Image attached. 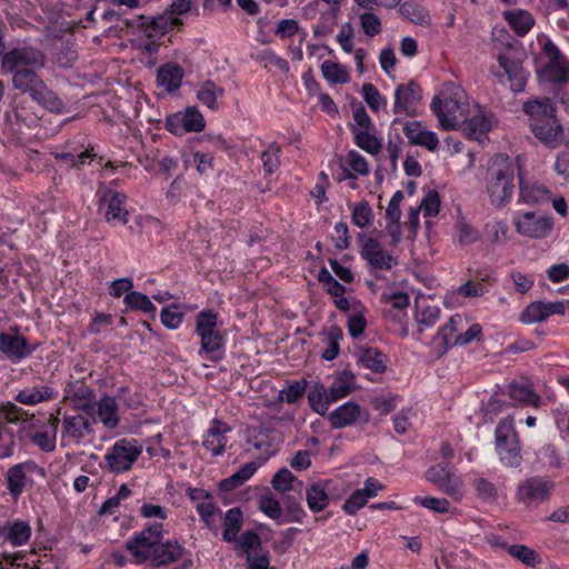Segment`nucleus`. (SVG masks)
I'll list each match as a JSON object with an SVG mask.
<instances>
[{
    "label": "nucleus",
    "mask_w": 569,
    "mask_h": 569,
    "mask_svg": "<svg viewBox=\"0 0 569 569\" xmlns=\"http://www.w3.org/2000/svg\"><path fill=\"white\" fill-rule=\"evenodd\" d=\"M92 413L96 415L97 420L108 430H114L119 427V405L116 398L109 395L101 396L100 399L93 403L91 415Z\"/></svg>",
    "instance_id": "obj_26"
},
{
    "label": "nucleus",
    "mask_w": 569,
    "mask_h": 569,
    "mask_svg": "<svg viewBox=\"0 0 569 569\" xmlns=\"http://www.w3.org/2000/svg\"><path fill=\"white\" fill-rule=\"evenodd\" d=\"M472 487L479 499L486 502H493L498 499L497 486L483 477H476Z\"/></svg>",
    "instance_id": "obj_54"
},
{
    "label": "nucleus",
    "mask_w": 569,
    "mask_h": 569,
    "mask_svg": "<svg viewBox=\"0 0 569 569\" xmlns=\"http://www.w3.org/2000/svg\"><path fill=\"white\" fill-rule=\"evenodd\" d=\"M399 12L403 18L415 24L422 27H429L431 24L429 11L416 1H406L401 3Z\"/></svg>",
    "instance_id": "obj_42"
},
{
    "label": "nucleus",
    "mask_w": 569,
    "mask_h": 569,
    "mask_svg": "<svg viewBox=\"0 0 569 569\" xmlns=\"http://www.w3.org/2000/svg\"><path fill=\"white\" fill-rule=\"evenodd\" d=\"M510 399L511 406H531L539 407L541 398L532 389L531 383L527 379L513 380L507 385L502 391Z\"/></svg>",
    "instance_id": "obj_24"
},
{
    "label": "nucleus",
    "mask_w": 569,
    "mask_h": 569,
    "mask_svg": "<svg viewBox=\"0 0 569 569\" xmlns=\"http://www.w3.org/2000/svg\"><path fill=\"white\" fill-rule=\"evenodd\" d=\"M128 26H136L138 30L144 33L149 39L160 38L172 29L173 20L164 14L157 17L139 16L133 22H127Z\"/></svg>",
    "instance_id": "obj_27"
},
{
    "label": "nucleus",
    "mask_w": 569,
    "mask_h": 569,
    "mask_svg": "<svg viewBox=\"0 0 569 569\" xmlns=\"http://www.w3.org/2000/svg\"><path fill=\"white\" fill-rule=\"evenodd\" d=\"M360 254L373 270H391L397 264L396 258L387 252L375 238L363 240Z\"/></svg>",
    "instance_id": "obj_22"
},
{
    "label": "nucleus",
    "mask_w": 569,
    "mask_h": 569,
    "mask_svg": "<svg viewBox=\"0 0 569 569\" xmlns=\"http://www.w3.org/2000/svg\"><path fill=\"white\" fill-rule=\"evenodd\" d=\"M93 432L92 422L81 415H64L62 418V438L80 445L87 435Z\"/></svg>",
    "instance_id": "obj_29"
},
{
    "label": "nucleus",
    "mask_w": 569,
    "mask_h": 569,
    "mask_svg": "<svg viewBox=\"0 0 569 569\" xmlns=\"http://www.w3.org/2000/svg\"><path fill=\"white\" fill-rule=\"evenodd\" d=\"M358 363L362 367L376 372L382 373L386 371V357L376 348L361 349L358 355Z\"/></svg>",
    "instance_id": "obj_43"
},
{
    "label": "nucleus",
    "mask_w": 569,
    "mask_h": 569,
    "mask_svg": "<svg viewBox=\"0 0 569 569\" xmlns=\"http://www.w3.org/2000/svg\"><path fill=\"white\" fill-rule=\"evenodd\" d=\"M64 399L69 400L72 408L91 415L94 403V392L81 380L69 382L64 388Z\"/></svg>",
    "instance_id": "obj_23"
},
{
    "label": "nucleus",
    "mask_w": 569,
    "mask_h": 569,
    "mask_svg": "<svg viewBox=\"0 0 569 569\" xmlns=\"http://www.w3.org/2000/svg\"><path fill=\"white\" fill-rule=\"evenodd\" d=\"M38 348L21 335L19 326H12L9 331L0 332V352L12 363H19L29 358Z\"/></svg>",
    "instance_id": "obj_12"
},
{
    "label": "nucleus",
    "mask_w": 569,
    "mask_h": 569,
    "mask_svg": "<svg viewBox=\"0 0 569 569\" xmlns=\"http://www.w3.org/2000/svg\"><path fill=\"white\" fill-rule=\"evenodd\" d=\"M468 325L466 318L461 315L456 313L450 317L448 322H446L437 332L433 340L435 342L441 341V350L440 355H445L449 349L456 347L453 345L455 336L462 331Z\"/></svg>",
    "instance_id": "obj_34"
},
{
    "label": "nucleus",
    "mask_w": 569,
    "mask_h": 569,
    "mask_svg": "<svg viewBox=\"0 0 569 569\" xmlns=\"http://www.w3.org/2000/svg\"><path fill=\"white\" fill-rule=\"evenodd\" d=\"M539 59L543 61L537 70L541 84H565L569 82V63L551 40L545 41Z\"/></svg>",
    "instance_id": "obj_5"
},
{
    "label": "nucleus",
    "mask_w": 569,
    "mask_h": 569,
    "mask_svg": "<svg viewBox=\"0 0 569 569\" xmlns=\"http://www.w3.org/2000/svg\"><path fill=\"white\" fill-rule=\"evenodd\" d=\"M14 88L28 92L32 100L49 110L61 113L64 109L63 101L43 82L38 73H23L18 76Z\"/></svg>",
    "instance_id": "obj_8"
},
{
    "label": "nucleus",
    "mask_w": 569,
    "mask_h": 569,
    "mask_svg": "<svg viewBox=\"0 0 569 569\" xmlns=\"http://www.w3.org/2000/svg\"><path fill=\"white\" fill-rule=\"evenodd\" d=\"M426 478L440 491L455 500L463 496V482L448 463H438L426 471Z\"/></svg>",
    "instance_id": "obj_13"
},
{
    "label": "nucleus",
    "mask_w": 569,
    "mask_h": 569,
    "mask_svg": "<svg viewBox=\"0 0 569 569\" xmlns=\"http://www.w3.org/2000/svg\"><path fill=\"white\" fill-rule=\"evenodd\" d=\"M190 552L178 540L168 539L160 541L150 560L152 567H166L182 560L181 569L192 565Z\"/></svg>",
    "instance_id": "obj_19"
},
{
    "label": "nucleus",
    "mask_w": 569,
    "mask_h": 569,
    "mask_svg": "<svg viewBox=\"0 0 569 569\" xmlns=\"http://www.w3.org/2000/svg\"><path fill=\"white\" fill-rule=\"evenodd\" d=\"M99 209L103 211L106 221L112 226L126 224L129 212L126 208L127 196L122 192L103 188L98 190Z\"/></svg>",
    "instance_id": "obj_14"
},
{
    "label": "nucleus",
    "mask_w": 569,
    "mask_h": 569,
    "mask_svg": "<svg viewBox=\"0 0 569 569\" xmlns=\"http://www.w3.org/2000/svg\"><path fill=\"white\" fill-rule=\"evenodd\" d=\"M507 551L513 558L520 560L528 567H535L540 562L539 555L531 548L525 545H511L507 547Z\"/></svg>",
    "instance_id": "obj_55"
},
{
    "label": "nucleus",
    "mask_w": 569,
    "mask_h": 569,
    "mask_svg": "<svg viewBox=\"0 0 569 569\" xmlns=\"http://www.w3.org/2000/svg\"><path fill=\"white\" fill-rule=\"evenodd\" d=\"M32 535L31 526L22 519H13L3 522L1 537L3 541L9 542L12 547H22L28 543Z\"/></svg>",
    "instance_id": "obj_33"
},
{
    "label": "nucleus",
    "mask_w": 569,
    "mask_h": 569,
    "mask_svg": "<svg viewBox=\"0 0 569 569\" xmlns=\"http://www.w3.org/2000/svg\"><path fill=\"white\" fill-rule=\"evenodd\" d=\"M166 129L177 137L188 132H200L206 126L202 113L197 107H188L183 111L170 114L166 119Z\"/></svg>",
    "instance_id": "obj_17"
},
{
    "label": "nucleus",
    "mask_w": 569,
    "mask_h": 569,
    "mask_svg": "<svg viewBox=\"0 0 569 569\" xmlns=\"http://www.w3.org/2000/svg\"><path fill=\"white\" fill-rule=\"evenodd\" d=\"M163 523L156 522L134 532L127 541L126 549L134 563L150 562L158 543L163 540Z\"/></svg>",
    "instance_id": "obj_7"
},
{
    "label": "nucleus",
    "mask_w": 569,
    "mask_h": 569,
    "mask_svg": "<svg viewBox=\"0 0 569 569\" xmlns=\"http://www.w3.org/2000/svg\"><path fill=\"white\" fill-rule=\"evenodd\" d=\"M307 381L305 379L297 380L288 385L287 388L280 390L279 400L286 403H296L306 392Z\"/></svg>",
    "instance_id": "obj_56"
},
{
    "label": "nucleus",
    "mask_w": 569,
    "mask_h": 569,
    "mask_svg": "<svg viewBox=\"0 0 569 569\" xmlns=\"http://www.w3.org/2000/svg\"><path fill=\"white\" fill-rule=\"evenodd\" d=\"M495 118L491 113L479 111L477 114L461 122L463 123V130L468 138L481 141L486 138L487 133L492 129Z\"/></svg>",
    "instance_id": "obj_37"
},
{
    "label": "nucleus",
    "mask_w": 569,
    "mask_h": 569,
    "mask_svg": "<svg viewBox=\"0 0 569 569\" xmlns=\"http://www.w3.org/2000/svg\"><path fill=\"white\" fill-rule=\"evenodd\" d=\"M223 94L224 89L216 84L212 80H206L197 88V99L210 110H217L219 108L218 101Z\"/></svg>",
    "instance_id": "obj_40"
},
{
    "label": "nucleus",
    "mask_w": 569,
    "mask_h": 569,
    "mask_svg": "<svg viewBox=\"0 0 569 569\" xmlns=\"http://www.w3.org/2000/svg\"><path fill=\"white\" fill-rule=\"evenodd\" d=\"M513 224L520 236L540 239L550 233L553 222L545 214L518 211L513 217Z\"/></svg>",
    "instance_id": "obj_16"
},
{
    "label": "nucleus",
    "mask_w": 569,
    "mask_h": 569,
    "mask_svg": "<svg viewBox=\"0 0 569 569\" xmlns=\"http://www.w3.org/2000/svg\"><path fill=\"white\" fill-rule=\"evenodd\" d=\"M123 302L128 309L140 310L154 317L157 308L144 293L130 291L124 296Z\"/></svg>",
    "instance_id": "obj_48"
},
{
    "label": "nucleus",
    "mask_w": 569,
    "mask_h": 569,
    "mask_svg": "<svg viewBox=\"0 0 569 569\" xmlns=\"http://www.w3.org/2000/svg\"><path fill=\"white\" fill-rule=\"evenodd\" d=\"M183 69L173 62L164 63L157 70V84L168 93L176 92L182 83Z\"/></svg>",
    "instance_id": "obj_35"
},
{
    "label": "nucleus",
    "mask_w": 569,
    "mask_h": 569,
    "mask_svg": "<svg viewBox=\"0 0 569 569\" xmlns=\"http://www.w3.org/2000/svg\"><path fill=\"white\" fill-rule=\"evenodd\" d=\"M141 453L138 440L122 438L107 451L104 459L110 472L118 475L130 470Z\"/></svg>",
    "instance_id": "obj_11"
},
{
    "label": "nucleus",
    "mask_w": 569,
    "mask_h": 569,
    "mask_svg": "<svg viewBox=\"0 0 569 569\" xmlns=\"http://www.w3.org/2000/svg\"><path fill=\"white\" fill-rule=\"evenodd\" d=\"M356 377L349 370L341 371L329 388L331 400L338 401L347 397L355 388Z\"/></svg>",
    "instance_id": "obj_44"
},
{
    "label": "nucleus",
    "mask_w": 569,
    "mask_h": 569,
    "mask_svg": "<svg viewBox=\"0 0 569 569\" xmlns=\"http://www.w3.org/2000/svg\"><path fill=\"white\" fill-rule=\"evenodd\" d=\"M236 555L244 558L247 569H276L270 566V555L262 547L260 536L254 530H246L241 533V540L234 546Z\"/></svg>",
    "instance_id": "obj_10"
},
{
    "label": "nucleus",
    "mask_w": 569,
    "mask_h": 569,
    "mask_svg": "<svg viewBox=\"0 0 569 569\" xmlns=\"http://www.w3.org/2000/svg\"><path fill=\"white\" fill-rule=\"evenodd\" d=\"M498 62L508 76L511 90L513 92L523 91L527 84L528 73L522 68L518 52L511 49L507 50L498 56Z\"/></svg>",
    "instance_id": "obj_21"
},
{
    "label": "nucleus",
    "mask_w": 569,
    "mask_h": 569,
    "mask_svg": "<svg viewBox=\"0 0 569 569\" xmlns=\"http://www.w3.org/2000/svg\"><path fill=\"white\" fill-rule=\"evenodd\" d=\"M523 111L530 118V128L537 139L550 148L560 144L562 129L550 99L527 101Z\"/></svg>",
    "instance_id": "obj_2"
},
{
    "label": "nucleus",
    "mask_w": 569,
    "mask_h": 569,
    "mask_svg": "<svg viewBox=\"0 0 569 569\" xmlns=\"http://www.w3.org/2000/svg\"><path fill=\"white\" fill-rule=\"evenodd\" d=\"M296 478L287 468L280 469L272 478L271 485L279 492H288L293 490Z\"/></svg>",
    "instance_id": "obj_61"
},
{
    "label": "nucleus",
    "mask_w": 569,
    "mask_h": 569,
    "mask_svg": "<svg viewBox=\"0 0 569 569\" xmlns=\"http://www.w3.org/2000/svg\"><path fill=\"white\" fill-rule=\"evenodd\" d=\"M395 102L392 112L398 116L413 117L417 108L422 100V90L419 83L410 80L407 83H400L395 89Z\"/></svg>",
    "instance_id": "obj_18"
},
{
    "label": "nucleus",
    "mask_w": 569,
    "mask_h": 569,
    "mask_svg": "<svg viewBox=\"0 0 569 569\" xmlns=\"http://www.w3.org/2000/svg\"><path fill=\"white\" fill-rule=\"evenodd\" d=\"M351 131L355 134V143L366 152L376 156L381 151V140L376 136L377 129L375 130H357L356 127H351Z\"/></svg>",
    "instance_id": "obj_46"
},
{
    "label": "nucleus",
    "mask_w": 569,
    "mask_h": 569,
    "mask_svg": "<svg viewBox=\"0 0 569 569\" xmlns=\"http://www.w3.org/2000/svg\"><path fill=\"white\" fill-rule=\"evenodd\" d=\"M403 133L411 144L425 147L429 151H436L439 147L436 132L428 130L420 121L407 122Z\"/></svg>",
    "instance_id": "obj_31"
},
{
    "label": "nucleus",
    "mask_w": 569,
    "mask_h": 569,
    "mask_svg": "<svg viewBox=\"0 0 569 569\" xmlns=\"http://www.w3.org/2000/svg\"><path fill=\"white\" fill-rule=\"evenodd\" d=\"M430 109L441 128L445 130L456 129L467 116V93L457 84H446L440 96L432 98Z\"/></svg>",
    "instance_id": "obj_3"
},
{
    "label": "nucleus",
    "mask_w": 569,
    "mask_h": 569,
    "mask_svg": "<svg viewBox=\"0 0 569 569\" xmlns=\"http://www.w3.org/2000/svg\"><path fill=\"white\" fill-rule=\"evenodd\" d=\"M515 164L505 154H497L488 163L485 176V188L490 203L496 208L507 206L515 190Z\"/></svg>",
    "instance_id": "obj_1"
},
{
    "label": "nucleus",
    "mask_w": 569,
    "mask_h": 569,
    "mask_svg": "<svg viewBox=\"0 0 569 569\" xmlns=\"http://www.w3.org/2000/svg\"><path fill=\"white\" fill-rule=\"evenodd\" d=\"M341 174L337 177L338 181L346 179L355 180L356 177L350 172V170L360 176H367L369 173V166L363 156L352 150L346 156L345 163L341 162Z\"/></svg>",
    "instance_id": "obj_39"
},
{
    "label": "nucleus",
    "mask_w": 569,
    "mask_h": 569,
    "mask_svg": "<svg viewBox=\"0 0 569 569\" xmlns=\"http://www.w3.org/2000/svg\"><path fill=\"white\" fill-rule=\"evenodd\" d=\"M338 7L330 8L327 12L320 14L317 24L313 27V36L322 38L329 36L337 23Z\"/></svg>",
    "instance_id": "obj_49"
},
{
    "label": "nucleus",
    "mask_w": 569,
    "mask_h": 569,
    "mask_svg": "<svg viewBox=\"0 0 569 569\" xmlns=\"http://www.w3.org/2000/svg\"><path fill=\"white\" fill-rule=\"evenodd\" d=\"M37 468V465L32 460H28L21 463H17L10 467L7 471V489L10 496L18 500L22 495L27 485V472H31Z\"/></svg>",
    "instance_id": "obj_30"
},
{
    "label": "nucleus",
    "mask_w": 569,
    "mask_h": 569,
    "mask_svg": "<svg viewBox=\"0 0 569 569\" xmlns=\"http://www.w3.org/2000/svg\"><path fill=\"white\" fill-rule=\"evenodd\" d=\"M57 397L58 391L53 387L49 385H41L27 387L20 390L16 395L14 400L24 406H36L41 402L53 400Z\"/></svg>",
    "instance_id": "obj_36"
},
{
    "label": "nucleus",
    "mask_w": 569,
    "mask_h": 569,
    "mask_svg": "<svg viewBox=\"0 0 569 569\" xmlns=\"http://www.w3.org/2000/svg\"><path fill=\"white\" fill-rule=\"evenodd\" d=\"M553 482L536 476L520 482L517 487L516 499L527 507H536L548 500Z\"/></svg>",
    "instance_id": "obj_15"
},
{
    "label": "nucleus",
    "mask_w": 569,
    "mask_h": 569,
    "mask_svg": "<svg viewBox=\"0 0 569 569\" xmlns=\"http://www.w3.org/2000/svg\"><path fill=\"white\" fill-rule=\"evenodd\" d=\"M508 24L515 32L523 37L533 27L535 20L531 14L525 10H512L505 13Z\"/></svg>",
    "instance_id": "obj_47"
},
{
    "label": "nucleus",
    "mask_w": 569,
    "mask_h": 569,
    "mask_svg": "<svg viewBox=\"0 0 569 569\" xmlns=\"http://www.w3.org/2000/svg\"><path fill=\"white\" fill-rule=\"evenodd\" d=\"M242 523L243 515L241 509L238 507L229 509L223 517V541L233 542L234 546H238L239 541L241 540V535H238L242 528Z\"/></svg>",
    "instance_id": "obj_38"
},
{
    "label": "nucleus",
    "mask_w": 569,
    "mask_h": 569,
    "mask_svg": "<svg viewBox=\"0 0 569 569\" xmlns=\"http://www.w3.org/2000/svg\"><path fill=\"white\" fill-rule=\"evenodd\" d=\"M360 92L363 100L373 112H378L381 109L387 108V99L379 92V90L372 83H363Z\"/></svg>",
    "instance_id": "obj_51"
},
{
    "label": "nucleus",
    "mask_w": 569,
    "mask_h": 569,
    "mask_svg": "<svg viewBox=\"0 0 569 569\" xmlns=\"http://www.w3.org/2000/svg\"><path fill=\"white\" fill-rule=\"evenodd\" d=\"M565 311V305L560 301H535L528 305L526 309L521 312L520 320L527 325L538 323L546 321L550 316L563 315Z\"/></svg>",
    "instance_id": "obj_25"
},
{
    "label": "nucleus",
    "mask_w": 569,
    "mask_h": 569,
    "mask_svg": "<svg viewBox=\"0 0 569 569\" xmlns=\"http://www.w3.org/2000/svg\"><path fill=\"white\" fill-rule=\"evenodd\" d=\"M281 147L278 143H271L262 152L261 160L263 163V170L267 174L276 172L280 166Z\"/></svg>",
    "instance_id": "obj_57"
},
{
    "label": "nucleus",
    "mask_w": 569,
    "mask_h": 569,
    "mask_svg": "<svg viewBox=\"0 0 569 569\" xmlns=\"http://www.w3.org/2000/svg\"><path fill=\"white\" fill-rule=\"evenodd\" d=\"M218 315L212 310H202L196 318V333L200 338L201 349L199 353L204 352L207 358L218 361L222 358L224 339L217 329Z\"/></svg>",
    "instance_id": "obj_6"
},
{
    "label": "nucleus",
    "mask_w": 569,
    "mask_h": 569,
    "mask_svg": "<svg viewBox=\"0 0 569 569\" xmlns=\"http://www.w3.org/2000/svg\"><path fill=\"white\" fill-rule=\"evenodd\" d=\"M331 481L313 483L307 490V503L313 512L322 511L329 503L327 489Z\"/></svg>",
    "instance_id": "obj_45"
},
{
    "label": "nucleus",
    "mask_w": 569,
    "mask_h": 569,
    "mask_svg": "<svg viewBox=\"0 0 569 569\" xmlns=\"http://www.w3.org/2000/svg\"><path fill=\"white\" fill-rule=\"evenodd\" d=\"M308 401L312 410L321 416L326 415L329 406L335 402L331 400V393L329 389L325 387V385L317 382L315 383L309 392H308Z\"/></svg>",
    "instance_id": "obj_41"
},
{
    "label": "nucleus",
    "mask_w": 569,
    "mask_h": 569,
    "mask_svg": "<svg viewBox=\"0 0 569 569\" xmlns=\"http://www.w3.org/2000/svg\"><path fill=\"white\" fill-rule=\"evenodd\" d=\"M1 68L6 72L13 73L12 84L18 76L23 73H37L46 64L43 52L30 44L22 43L7 52L0 53Z\"/></svg>",
    "instance_id": "obj_4"
},
{
    "label": "nucleus",
    "mask_w": 569,
    "mask_h": 569,
    "mask_svg": "<svg viewBox=\"0 0 569 569\" xmlns=\"http://www.w3.org/2000/svg\"><path fill=\"white\" fill-rule=\"evenodd\" d=\"M343 335L340 328L332 327L328 333V346L322 352V358L327 361L336 359L339 355L340 346L339 342Z\"/></svg>",
    "instance_id": "obj_62"
},
{
    "label": "nucleus",
    "mask_w": 569,
    "mask_h": 569,
    "mask_svg": "<svg viewBox=\"0 0 569 569\" xmlns=\"http://www.w3.org/2000/svg\"><path fill=\"white\" fill-rule=\"evenodd\" d=\"M352 209L351 220L352 223L361 229L367 228L373 219V212L370 204L362 200L356 204L349 203Z\"/></svg>",
    "instance_id": "obj_52"
},
{
    "label": "nucleus",
    "mask_w": 569,
    "mask_h": 569,
    "mask_svg": "<svg viewBox=\"0 0 569 569\" xmlns=\"http://www.w3.org/2000/svg\"><path fill=\"white\" fill-rule=\"evenodd\" d=\"M550 199L551 192L546 186L537 181L525 180L519 174V202L533 206L547 203Z\"/></svg>",
    "instance_id": "obj_32"
},
{
    "label": "nucleus",
    "mask_w": 569,
    "mask_h": 569,
    "mask_svg": "<svg viewBox=\"0 0 569 569\" xmlns=\"http://www.w3.org/2000/svg\"><path fill=\"white\" fill-rule=\"evenodd\" d=\"M56 428L49 431H38L31 435L30 440L40 450L52 452L56 449Z\"/></svg>",
    "instance_id": "obj_64"
},
{
    "label": "nucleus",
    "mask_w": 569,
    "mask_h": 569,
    "mask_svg": "<svg viewBox=\"0 0 569 569\" xmlns=\"http://www.w3.org/2000/svg\"><path fill=\"white\" fill-rule=\"evenodd\" d=\"M230 431L231 427L228 423L213 419L211 426L203 436V447L209 450L212 456H221L224 452L228 442L227 433Z\"/></svg>",
    "instance_id": "obj_28"
},
{
    "label": "nucleus",
    "mask_w": 569,
    "mask_h": 569,
    "mask_svg": "<svg viewBox=\"0 0 569 569\" xmlns=\"http://www.w3.org/2000/svg\"><path fill=\"white\" fill-rule=\"evenodd\" d=\"M507 232H508L507 223L503 221H500V220L489 221L485 226V237L490 242H495V243L502 242L507 237Z\"/></svg>",
    "instance_id": "obj_63"
},
{
    "label": "nucleus",
    "mask_w": 569,
    "mask_h": 569,
    "mask_svg": "<svg viewBox=\"0 0 569 569\" xmlns=\"http://www.w3.org/2000/svg\"><path fill=\"white\" fill-rule=\"evenodd\" d=\"M440 318V308L437 306L422 307L417 305L416 320L419 326V331L431 328Z\"/></svg>",
    "instance_id": "obj_53"
},
{
    "label": "nucleus",
    "mask_w": 569,
    "mask_h": 569,
    "mask_svg": "<svg viewBox=\"0 0 569 569\" xmlns=\"http://www.w3.org/2000/svg\"><path fill=\"white\" fill-rule=\"evenodd\" d=\"M323 78L330 83H347L349 73L340 63L326 60L321 64Z\"/></svg>",
    "instance_id": "obj_50"
},
{
    "label": "nucleus",
    "mask_w": 569,
    "mask_h": 569,
    "mask_svg": "<svg viewBox=\"0 0 569 569\" xmlns=\"http://www.w3.org/2000/svg\"><path fill=\"white\" fill-rule=\"evenodd\" d=\"M490 276L481 278V281H472L469 280L461 286L458 287L457 293L463 298H477L482 297L488 290L487 287L482 283L485 280H489Z\"/></svg>",
    "instance_id": "obj_60"
},
{
    "label": "nucleus",
    "mask_w": 569,
    "mask_h": 569,
    "mask_svg": "<svg viewBox=\"0 0 569 569\" xmlns=\"http://www.w3.org/2000/svg\"><path fill=\"white\" fill-rule=\"evenodd\" d=\"M359 22L363 33L370 38L379 34L382 30L380 18L372 11H366L359 16Z\"/></svg>",
    "instance_id": "obj_59"
},
{
    "label": "nucleus",
    "mask_w": 569,
    "mask_h": 569,
    "mask_svg": "<svg viewBox=\"0 0 569 569\" xmlns=\"http://www.w3.org/2000/svg\"><path fill=\"white\" fill-rule=\"evenodd\" d=\"M328 420L331 428L342 429L357 423H367L369 413L353 401H347L329 413Z\"/></svg>",
    "instance_id": "obj_20"
},
{
    "label": "nucleus",
    "mask_w": 569,
    "mask_h": 569,
    "mask_svg": "<svg viewBox=\"0 0 569 569\" xmlns=\"http://www.w3.org/2000/svg\"><path fill=\"white\" fill-rule=\"evenodd\" d=\"M496 450L500 461L507 467H519L522 462L520 443L512 422L502 419L496 427Z\"/></svg>",
    "instance_id": "obj_9"
},
{
    "label": "nucleus",
    "mask_w": 569,
    "mask_h": 569,
    "mask_svg": "<svg viewBox=\"0 0 569 569\" xmlns=\"http://www.w3.org/2000/svg\"><path fill=\"white\" fill-rule=\"evenodd\" d=\"M184 315L179 311L178 305H171L168 307L162 308L160 312V320L161 323L170 330L178 329L182 321H183Z\"/></svg>",
    "instance_id": "obj_58"
}]
</instances>
